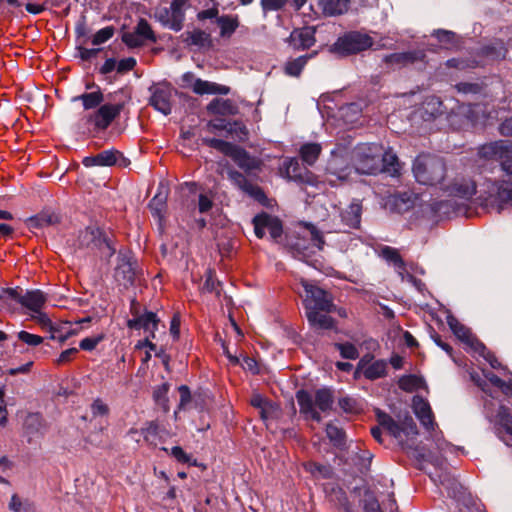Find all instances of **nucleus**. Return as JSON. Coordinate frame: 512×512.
<instances>
[{
    "mask_svg": "<svg viewBox=\"0 0 512 512\" xmlns=\"http://www.w3.org/2000/svg\"><path fill=\"white\" fill-rule=\"evenodd\" d=\"M446 320L451 331L462 342L469 344L473 348L476 345V341H479L471 334L470 330L460 323L452 314L447 315Z\"/></svg>",
    "mask_w": 512,
    "mask_h": 512,
    "instance_id": "cd10ccee",
    "label": "nucleus"
},
{
    "mask_svg": "<svg viewBox=\"0 0 512 512\" xmlns=\"http://www.w3.org/2000/svg\"><path fill=\"white\" fill-rule=\"evenodd\" d=\"M185 42L191 46L199 48L210 47L212 45L211 35L201 29H194L185 33Z\"/></svg>",
    "mask_w": 512,
    "mask_h": 512,
    "instance_id": "f704fd0d",
    "label": "nucleus"
},
{
    "mask_svg": "<svg viewBox=\"0 0 512 512\" xmlns=\"http://www.w3.org/2000/svg\"><path fill=\"white\" fill-rule=\"evenodd\" d=\"M426 52L423 49L396 52L385 55L383 62L391 68H402L416 63H426Z\"/></svg>",
    "mask_w": 512,
    "mask_h": 512,
    "instance_id": "ddd939ff",
    "label": "nucleus"
},
{
    "mask_svg": "<svg viewBox=\"0 0 512 512\" xmlns=\"http://www.w3.org/2000/svg\"><path fill=\"white\" fill-rule=\"evenodd\" d=\"M326 435L334 446L341 447L345 444V432L343 429L328 423L326 425Z\"/></svg>",
    "mask_w": 512,
    "mask_h": 512,
    "instance_id": "37998d69",
    "label": "nucleus"
},
{
    "mask_svg": "<svg viewBox=\"0 0 512 512\" xmlns=\"http://www.w3.org/2000/svg\"><path fill=\"white\" fill-rule=\"evenodd\" d=\"M159 430L160 428L156 421H149L141 428V434L146 442L156 445Z\"/></svg>",
    "mask_w": 512,
    "mask_h": 512,
    "instance_id": "de8ad7c7",
    "label": "nucleus"
},
{
    "mask_svg": "<svg viewBox=\"0 0 512 512\" xmlns=\"http://www.w3.org/2000/svg\"><path fill=\"white\" fill-rule=\"evenodd\" d=\"M301 285L305 292L303 296L305 312L322 310L331 313L336 311L333 297L329 292L305 279L301 280Z\"/></svg>",
    "mask_w": 512,
    "mask_h": 512,
    "instance_id": "39448f33",
    "label": "nucleus"
},
{
    "mask_svg": "<svg viewBox=\"0 0 512 512\" xmlns=\"http://www.w3.org/2000/svg\"><path fill=\"white\" fill-rule=\"evenodd\" d=\"M290 0H260V5L264 15L271 11L282 10Z\"/></svg>",
    "mask_w": 512,
    "mask_h": 512,
    "instance_id": "680f3d73",
    "label": "nucleus"
},
{
    "mask_svg": "<svg viewBox=\"0 0 512 512\" xmlns=\"http://www.w3.org/2000/svg\"><path fill=\"white\" fill-rule=\"evenodd\" d=\"M508 49L502 40L496 39L481 48V54L492 60L504 59Z\"/></svg>",
    "mask_w": 512,
    "mask_h": 512,
    "instance_id": "72a5a7b5",
    "label": "nucleus"
},
{
    "mask_svg": "<svg viewBox=\"0 0 512 512\" xmlns=\"http://www.w3.org/2000/svg\"><path fill=\"white\" fill-rule=\"evenodd\" d=\"M121 40L129 48H138L143 46L146 41L156 43L157 37L148 21L140 18L134 31L124 32Z\"/></svg>",
    "mask_w": 512,
    "mask_h": 512,
    "instance_id": "1a4fd4ad",
    "label": "nucleus"
},
{
    "mask_svg": "<svg viewBox=\"0 0 512 512\" xmlns=\"http://www.w3.org/2000/svg\"><path fill=\"white\" fill-rule=\"evenodd\" d=\"M413 412L420 421L421 425L428 431L434 430L435 421L432 409L427 400L421 396L413 398Z\"/></svg>",
    "mask_w": 512,
    "mask_h": 512,
    "instance_id": "4be33fe9",
    "label": "nucleus"
},
{
    "mask_svg": "<svg viewBox=\"0 0 512 512\" xmlns=\"http://www.w3.org/2000/svg\"><path fill=\"white\" fill-rule=\"evenodd\" d=\"M440 43L444 44L446 48H451L456 45V34L449 30L438 29L432 33Z\"/></svg>",
    "mask_w": 512,
    "mask_h": 512,
    "instance_id": "8fccbe9b",
    "label": "nucleus"
},
{
    "mask_svg": "<svg viewBox=\"0 0 512 512\" xmlns=\"http://www.w3.org/2000/svg\"><path fill=\"white\" fill-rule=\"evenodd\" d=\"M227 174L229 180L243 192H246L248 186L252 183L246 178L244 174L237 170H228Z\"/></svg>",
    "mask_w": 512,
    "mask_h": 512,
    "instance_id": "864d4df0",
    "label": "nucleus"
},
{
    "mask_svg": "<svg viewBox=\"0 0 512 512\" xmlns=\"http://www.w3.org/2000/svg\"><path fill=\"white\" fill-rule=\"evenodd\" d=\"M77 245L81 249L98 252L106 258H111L116 253L113 232L97 225H90L80 230L77 236Z\"/></svg>",
    "mask_w": 512,
    "mask_h": 512,
    "instance_id": "f03ea898",
    "label": "nucleus"
},
{
    "mask_svg": "<svg viewBox=\"0 0 512 512\" xmlns=\"http://www.w3.org/2000/svg\"><path fill=\"white\" fill-rule=\"evenodd\" d=\"M363 512H382L378 499L370 491L365 492Z\"/></svg>",
    "mask_w": 512,
    "mask_h": 512,
    "instance_id": "052dcab7",
    "label": "nucleus"
},
{
    "mask_svg": "<svg viewBox=\"0 0 512 512\" xmlns=\"http://www.w3.org/2000/svg\"><path fill=\"white\" fill-rule=\"evenodd\" d=\"M481 186L480 198L483 200L494 199L504 204H512V187L505 186L504 182L486 179Z\"/></svg>",
    "mask_w": 512,
    "mask_h": 512,
    "instance_id": "dca6fc26",
    "label": "nucleus"
},
{
    "mask_svg": "<svg viewBox=\"0 0 512 512\" xmlns=\"http://www.w3.org/2000/svg\"><path fill=\"white\" fill-rule=\"evenodd\" d=\"M364 377L368 380L382 378L387 373V363L385 360H375L362 371Z\"/></svg>",
    "mask_w": 512,
    "mask_h": 512,
    "instance_id": "58836bf2",
    "label": "nucleus"
},
{
    "mask_svg": "<svg viewBox=\"0 0 512 512\" xmlns=\"http://www.w3.org/2000/svg\"><path fill=\"white\" fill-rule=\"evenodd\" d=\"M485 378L495 387L501 389L502 391L511 390L512 382L506 383L504 380H502L500 377H498L493 372H484Z\"/></svg>",
    "mask_w": 512,
    "mask_h": 512,
    "instance_id": "774afa93",
    "label": "nucleus"
},
{
    "mask_svg": "<svg viewBox=\"0 0 512 512\" xmlns=\"http://www.w3.org/2000/svg\"><path fill=\"white\" fill-rule=\"evenodd\" d=\"M171 456L174 457L179 463L189 464L196 466L197 461L193 459L191 455L187 454L180 446H174L171 448Z\"/></svg>",
    "mask_w": 512,
    "mask_h": 512,
    "instance_id": "bf43d9fd",
    "label": "nucleus"
},
{
    "mask_svg": "<svg viewBox=\"0 0 512 512\" xmlns=\"http://www.w3.org/2000/svg\"><path fill=\"white\" fill-rule=\"evenodd\" d=\"M193 92L197 95H204V94L227 95L230 92V88L225 85H220V84H217L214 82H209V81L197 78L194 81Z\"/></svg>",
    "mask_w": 512,
    "mask_h": 512,
    "instance_id": "c85d7f7f",
    "label": "nucleus"
},
{
    "mask_svg": "<svg viewBox=\"0 0 512 512\" xmlns=\"http://www.w3.org/2000/svg\"><path fill=\"white\" fill-rule=\"evenodd\" d=\"M330 500L334 502L336 505L343 509V512H346V509H351L350 502L345 491L338 487L333 486L328 494Z\"/></svg>",
    "mask_w": 512,
    "mask_h": 512,
    "instance_id": "a19ab883",
    "label": "nucleus"
},
{
    "mask_svg": "<svg viewBox=\"0 0 512 512\" xmlns=\"http://www.w3.org/2000/svg\"><path fill=\"white\" fill-rule=\"evenodd\" d=\"M24 426L28 433H41L44 428L43 418L39 413H30L25 419Z\"/></svg>",
    "mask_w": 512,
    "mask_h": 512,
    "instance_id": "c03bdc74",
    "label": "nucleus"
},
{
    "mask_svg": "<svg viewBox=\"0 0 512 512\" xmlns=\"http://www.w3.org/2000/svg\"><path fill=\"white\" fill-rule=\"evenodd\" d=\"M309 325L315 330H335L336 320L322 310L305 312Z\"/></svg>",
    "mask_w": 512,
    "mask_h": 512,
    "instance_id": "393cba45",
    "label": "nucleus"
},
{
    "mask_svg": "<svg viewBox=\"0 0 512 512\" xmlns=\"http://www.w3.org/2000/svg\"><path fill=\"white\" fill-rule=\"evenodd\" d=\"M381 256L387 262L392 263L396 268L401 270L405 269V262L396 248L384 246L381 249Z\"/></svg>",
    "mask_w": 512,
    "mask_h": 512,
    "instance_id": "ea45409f",
    "label": "nucleus"
},
{
    "mask_svg": "<svg viewBox=\"0 0 512 512\" xmlns=\"http://www.w3.org/2000/svg\"><path fill=\"white\" fill-rule=\"evenodd\" d=\"M169 385L167 383H163L157 386L153 391V399L158 404L161 405L165 411L168 410V394Z\"/></svg>",
    "mask_w": 512,
    "mask_h": 512,
    "instance_id": "3c124183",
    "label": "nucleus"
},
{
    "mask_svg": "<svg viewBox=\"0 0 512 512\" xmlns=\"http://www.w3.org/2000/svg\"><path fill=\"white\" fill-rule=\"evenodd\" d=\"M47 298L41 290L26 291L20 300V304L32 312H39Z\"/></svg>",
    "mask_w": 512,
    "mask_h": 512,
    "instance_id": "c756f323",
    "label": "nucleus"
},
{
    "mask_svg": "<svg viewBox=\"0 0 512 512\" xmlns=\"http://www.w3.org/2000/svg\"><path fill=\"white\" fill-rule=\"evenodd\" d=\"M421 382L422 380L420 377L414 374H409L402 376L398 381V385L403 391L413 392L420 388Z\"/></svg>",
    "mask_w": 512,
    "mask_h": 512,
    "instance_id": "49530a36",
    "label": "nucleus"
},
{
    "mask_svg": "<svg viewBox=\"0 0 512 512\" xmlns=\"http://www.w3.org/2000/svg\"><path fill=\"white\" fill-rule=\"evenodd\" d=\"M315 54L316 52L307 55H302L295 59L287 61L284 67L285 73L289 76L298 77L301 74L305 65L307 64L308 60L314 57Z\"/></svg>",
    "mask_w": 512,
    "mask_h": 512,
    "instance_id": "4c0bfd02",
    "label": "nucleus"
},
{
    "mask_svg": "<svg viewBox=\"0 0 512 512\" xmlns=\"http://www.w3.org/2000/svg\"><path fill=\"white\" fill-rule=\"evenodd\" d=\"M210 114L220 116H234L238 114L239 108L231 99L214 98L207 105Z\"/></svg>",
    "mask_w": 512,
    "mask_h": 512,
    "instance_id": "bb28decb",
    "label": "nucleus"
},
{
    "mask_svg": "<svg viewBox=\"0 0 512 512\" xmlns=\"http://www.w3.org/2000/svg\"><path fill=\"white\" fill-rule=\"evenodd\" d=\"M135 266L136 261L127 252L120 250L114 272L115 280L126 288L132 286L136 277Z\"/></svg>",
    "mask_w": 512,
    "mask_h": 512,
    "instance_id": "f8f14e48",
    "label": "nucleus"
},
{
    "mask_svg": "<svg viewBox=\"0 0 512 512\" xmlns=\"http://www.w3.org/2000/svg\"><path fill=\"white\" fill-rule=\"evenodd\" d=\"M351 0H318L317 5L325 17L344 15L350 8Z\"/></svg>",
    "mask_w": 512,
    "mask_h": 512,
    "instance_id": "a878e982",
    "label": "nucleus"
},
{
    "mask_svg": "<svg viewBox=\"0 0 512 512\" xmlns=\"http://www.w3.org/2000/svg\"><path fill=\"white\" fill-rule=\"evenodd\" d=\"M443 103L437 97H431L426 99L423 104V109L425 114H429L431 117H436L442 113L441 107Z\"/></svg>",
    "mask_w": 512,
    "mask_h": 512,
    "instance_id": "5fc2aeb1",
    "label": "nucleus"
},
{
    "mask_svg": "<svg viewBox=\"0 0 512 512\" xmlns=\"http://www.w3.org/2000/svg\"><path fill=\"white\" fill-rule=\"evenodd\" d=\"M252 224L254 226L255 235L260 239L265 236V230L269 232L270 237L275 241L282 236L283 225L281 220L276 216L262 212L254 216Z\"/></svg>",
    "mask_w": 512,
    "mask_h": 512,
    "instance_id": "9d476101",
    "label": "nucleus"
},
{
    "mask_svg": "<svg viewBox=\"0 0 512 512\" xmlns=\"http://www.w3.org/2000/svg\"><path fill=\"white\" fill-rule=\"evenodd\" d=\"M114 34L115 28L113 26H106L94 34L92 38V44L94 46L101 45L111 39Z\"/></svg>",
    "mask_w": 512,
    "mask_h": 512,
    "instance_id": "4d7b16f0",
    "label": "nucleus"
},
{
    "mask_svg": "<svg viewBox=\"0 0 512 512\" xmlns=\"http://www.w3.org/2000/svg\"><path fill=\"white\" fill-rule=\"evenodd\" d=\"M401 425V436L405 435L406 437H416L418 435V429L415 421L409 415H406L403 420L400 421ZM403 441L401 440V443Z\"/></svg>",
    "mask_w": 512,
    "mask_h": 512,
    "instance_id": "603ef678",
    "label": "nucleus"
},
{
    "mask_svg": "<svg viewBox=\"0 0 512 512\" xmlns=\"http://www.w3.org/2000/svg\"><path fill=\"white\" fill-rule=\"evenodd\" d=\"M432 209L436 213H442L447 216L450 215L451 212L455 213V203L453 200H442L439 202H435L432 205Z\"/></svg>",
    "mask_w": 512,
    "mask_h": 512,
    "instance_id": "0e129e2a",
    "label": "nucleus"
},
{
    "mask_svg": "<svg viewBox=\"0 0 512 512\" xmlns=\"http://www.w3.org/2000/svg\"><path fill=\"white\" fill-rule=\"evenodd\" d=\"M296 399L300 408V413L307 419H311L317 423L322 421L319 411L327 412L331 410L334 403L333 390L323 387L315 391L314 396L304 389L296 392Z\"/></svg>",
    "mask_w": 512,
    "mask_h": 512,
    "instance_id": "f257e3e1",
    "label": "nucleus"
},
{
    "mask_svg": "<svg viewBox=\"0 0 512 512\" xmlns=\"http://www.w3.org/2000/svg\"><path fill=\"white\" fill-rule=\"evenodd\" d=\"M286 42L294 51L309 49L316 42L315 28L303 27L300 29H294L286 39Z\"/></svg>",
    "mask_w": 512,
    "mask_h": 512,
    "instance_id": "f3484780",
    "label": "nucleus"
},
{
    "mask_svg": "<svg viewBox=\"0 0 512 512\" xmlns=\"http://www.w3.org/2000/svg\"><path fill=\"white\" fill-rule=\"evenodd\" d=\"M473 349L482 356L492 368L500 369L502 368L501 363L498 361L497 357L492 353L487 347L480 341H476V345Z\"/></svg>",
    "mask_w": 512,
    "mask_h": 512,
    "instance_id": "a18cd8bd",
    "label": "nucleus"
},
{
    "mask_svg": "<svg viewBox=\"0 0 512 512\" xmlns=\"http://www.w3.org/2000/svg\"><path fill=\"white\" fill-rule=\"evenodd\" d=\"M322 151V147L318 143H305L299 150L302 161L312 166L319 158Z\"/></svg>",
    "mask_w": 512,
    "mask_h": 512,
    "instance_id": "e433bc0d",
    "label": "nucleus"
},
{
    "mask_svg": "<svg viewBox=\"0 0 512 512\" xmlns=\"http://www.w3.org/2000/svg\"><path fill=\"white\" fill-rule=\"evenodd\" d=\"M82 164L87 168L94 166L110 167L113 165L127 167L130 165V160L126 158L119 150L109 149L104 150L96 155L84 157Z\"/></svg>",
    "mask_w": 512,
    "mask_h": 512,
    "instance_id": "9b49d317",
    "label": "nucleus"
},
{
    "mask_svg": "<svg viewBox=\"0 0 512 512\" xmlns=\"http://www.w3.org/2000/svg\"><path fill=\"white\" fill-rule=\"evenodd\" d=\"M167 188L164 186H160L158 188V192L155 196L150 200L148 207L151 211V214L154 218H156L159 222L160 230H163V221L164 214L166 211V203H167Z\"/></svg>",
    "mask_w": 512,
    "mask_h": 512,
    "instance_id": "b1692460",
    "label": "nucleus"
},
{
    "mask_svg": "<svg viewBox=\"0 0 512 512\" xmlns=\"http://www.w3.org/2000/svg\"><path fill=\"white\" fill-rule=\"evenodd\" d=\"M60 223V216L49 210L42 211L41 213L30 217L27 224L30 228L39 229L47 226H52Z\"/></svg>",
    "mask_w": 512,
    "mask_h": 512,
    "instance_id": "7c9ffc66",
    "label": "nucleus"
},
{
    "mask_svg": "<svg viewBox=\"0 0 512 512\" xmlns=\"http://www.w3.org/2000/svg\"><path fill=\"white\" fill-rule=\"evenodd\" d=\"M202 142L208 147L230 157L245 172H251L259 168L258 160L238 145L217 138H203Z\"/></svg>",
    "mask_w": 512,
    "mask_h": 512,
    "instance_id": "20e7f679",
    "label": "nucleus"
},
{
    "mask_svg": "<svg viewBox=\"0 0 512 512\" xmlns=\"http://www.w3.org/2000/svg\"><path fill=\"white\" fill-rule=\"evenodd\" d=\"M217 26L220 29V37L229 39L240 25L237 15L223 14L217 18Z\"/></svg>",
    "mask_w": 512,
    "mask_h": 512,
    "instance_id": "2f4dec72",
    "label": "nucleus"
},
{
    "mask_svg": "<svg viewBox=\"0 0 512 512\" xmlns=\"http://www.w3.org/2000/svg\"><path fill=\"white\" fill-rule=\"evenodd\" d=\"M479 155L485 159H496L504 162L506 158L512 157V141H495L483 145L479 149Z\"/></svg>",
    "mask_w": 512,
    "mask_h": 512,
    "instance_id": "6ab92c4d",
    "label": "nucleus"
},
{
    "mask_svg": "<svg viewBox=\"0 0 512 512\" xmlns=\"http://www.w3.org/2000/svg\"><path fill=\"white\" fill-rule=\"evenodd\" d=\"M17 337L23 343L27 344L28 346H33V347L38 346L43 342V338L41 336L31 334L24 330L18 332Z\"/></svg>",
    "mask_w": 512,
    "mask_h": 512,
    "instance_id": "69168bd1",
    "label": "nucleus"
},
{
    "mask_svg": "<svg viewBox=\"0 0 512 512\" xmlns=\"http://www.w3.org/2000/svg\"><path fill=\"white\" fill-rule=\"evenodd\" d=\"M374 41L368 34L359 31L346 32L331 46V51L341 56L360 53L372 47Z\"/></svg>",
    "mask_w": 512,
    "mask_h": 512,
    "instance_id": "423d86ee",
    "label": "nucleus"
},
{
    "mask_svg": "<svg viewBox=\"0 0 512 512\" xmlns=\"http://www.w3.org/2000/svg\"><path fill=\"white\" fill-rule=\"evenodd\" d=\"M412 171L416 181L423 185L440 184L446 173L442 158L431 154H420L413 162Z\"/></svg>",
    "mask_w": 512,
    "mask_h": 512,
    "instance_id": "7ed1b4c3",
    "label": "nucleus"
},
{
    "mask_svg": "<svg viewBox=\"0 0 512 512\" xmlns=\"http://www.w3.org/2000/svg\"><path fill=\"white\" fill-rule=\"evenodd\" d=\"M260 418L267 422L268 420L277 419L281 415V408L280 406L273 402L268 400L266 404L259 410Z\"/></svg>",
    "mask_w": 512,
    "mask_h": 512,
    "instance_id": "79ce46f5",
    "label": "nucleus"
},
{
    "mask_svg": "<svg viewBox=\"0 0 512 512\" xmlns=\"http://www.w3.org/2000/svg\"><path fill=\"white\" fill-rule=\"evenodd\" d=\"M73 101H81L84 110L99 108L104 101V95L100 89L90 93H83L75 96Z\"/></svg>",
    "mask_w": 512,
    "mask_h": 512,
    "instance_id": "c9c22d12",
    "label": "nucleus"
},
{
    "mask_svg": "<svg viewBox=\"0 0 512 512\" xmlns=\"http://www.w3.org/2000/svg\"><path fill=\"white\" fill-rule=\"evenodd\" d=\"M285 175L289 180L297 182L299 184H306L310 186H317V176L302 166L299 161L295 158H291L284 163Z\"/></svg>",
    "mask_w": 512,
    "mask_h": 512,
    "instance_id": "2eb2a0df",
    "label": "nucleus"
},
{
    "mask_svg": "<svg viewBox=\"0 0 512 512\" xmlns=\"http://www.w3.org/2000/svg\"><path fill=\"white\" fill-rule=\"evenodd\" d=\"M308 470L312 475H320L324 479H330L333 476V469L330 465L311 462L308 464Z\"/></svg>",
    "mask_w": 512,
    "mask_h": 512,
    "instance_id": "6e6d98bb",
    "label": "nucleus"
},
{
    "mask_svg": "<svg viewBox=\"0 0 512 512\" xmlns=\"http://www.w3.org/2000/svg\"><path fill=\"white\" fill-rule=\"evenodd\" d=\"M376 418L379 425L387 430V432L395 439L401 442V425L400 422L395 421L389 414L377 410Z\"/></svg>",
    "mask_w": 512,
    "mask_h": 512,
    "instance_id": "473e14b6",
    "label": "nucleus"
},
{
    "mask_svg": "<svg viewBox=\"0 0 512 512\" xmlns=\"http://www.w3.org/2000/svg\"><path fill=\"white\" fill-rule=\"evenodd\" d=\"M159 318L157 314L151 311H146L143 315L134 317L127 321V326L130 329L140 330L143 329L148 332L149 335L154 338L155 331L157 330Z\"/></svg>",
    "mask_w": 512,
    "mask_h": 512,
    "instance_id": "5701e85b",
    "label": "nucleus"
},
{
    "mask_svg": "<svg viewBox=\"0 0 512 512\" xmlns=\"http://www.w3.org/2000/svg\"><path fill=\"white\" fill-rule=\"evenodd\" d=\"M104 339V334H99L92 337H86L79 343L80 349L84 351H92Z\"/></svg>",
    "mask_w": 512,
    "mask_h": 512,
    "instance_id": "338daca9",
    "label": "nucleus"
},
{
    "mask_svg": "<svg viewBox=\"0 0 512 512\" xmlns=\"http://www.w3.org/2000/svg\"><path fill=\"white\" fill-rule=\"evenodd\" d=\"M478 180L474 178H458L447 188L449 195L470 200L477 192Z\"/></svg>",
    "mask_w": 512,
    "mask_h": 512,
    "instance_id": "aec40b11",
    "label": "nucleus"
},
{
    "mask_svg": "<svg viewBox=\"0 0 512 512\" xmlns=\"http://www.w3.org/2000/svg\"><path fill=\"white\" fill-rule=\"evenodd\" d=\"M362 205L359 200H353L345 209L340 211L339 217L344 231L359 229L361 224Z\"/></svg>",
    "mask_w": 512,
    "mask_h": 512,
    "instance_id": "412c9836",
    "label": "nucleus"
},
{
    "mask_svg": "<svg viewBox=\"0 0 512 512\" xmlns=\"http://www.w3.org/2000/svg\"><path fill=\"white\" fill-rule=\"evenodd\" d=\"M187 2L188 0H172L169 7H158L154 17L163 27L178 32L184 26Z\"/></svg>",
    "mask_w": 512,
    "mask_h": 512,
    "instance_id": "0eeeda50",
    "label": "nucleus"
},
{
    "mask_svg": "<svg viewBox=\"0 0 512 512\" xmlns=\"http://www.w3.org/2000/svg\"><path fill=\"white\" fill-rule=\"evenodd\" d=\"M124 102L105 103L89 114L87 121L94 125L96 131H105L124 109Z\"/></svg>",
    "mask_w": 512,
    "mask_h": 512,
    "instance_id": "6e6552de",
    "label": "nucleus"
},
{
    "mask_svg": "<svg viewBox=\"0 0 512 512\" xmlns=\"http://www.w3.org/2000/svg\"><path fill=\"white\" fill-rule=\"evenodd\" d=\"M151 96L149 104L164 115H169L172 111V88L169 84H158L150 88Z\"/></svg>",
    "mask_w": 512,
    "mask_h": 512,
    "instance_id": "4468645a",
    "label": "nucleus"
},
{
    "mask_svg": "<svg viewBox=\"0 0 512 512\" xmlns=\"http://www.w3.org/2000/svg\"><path fill=\"white\" fill-rule=\"evenodd\" d=\"M334 346L344 359L355 360L359 357L358 349L350 342L335 343Z\"/></svg>",
    "mask_w": 512,
    "mask_h": 512,
    "instance_id": "09e8293b",
    "label": "nucleus"
},
{
    "mask_svg": "<svg viewBox=\"0 0 512 512\" xmlns=\"http://www.w3.org/2000/svg\"><path fill=\"white\" fill-rule=\"evenodd\" d=\"M290 249L293 251L295 257L302 259L310 255L309 247L304 239H296L295 242L289 244Z\"/></svg>",
    "mask_w": 512,
    "mask_h": 512,
    "instance_id": "13d9d810",
    "label": "nucleus"
},
{
    "mask_svg": "<svg viewBox=\"0 0 512 512\" xmlns=\"http://www.w3.org/2000/svg\"><path fill=\"white\" fill-rule=\"evenodd\" d=\"M339 407L342 409L345 413H357L359 411L358 402L356 399L345 396L339 399L338 401Z\"/></svg>",
    "mask_w": 512,
    "mask_h": 512,
    "instance_id": "e2e57ef3",
    "label": "nucleus"
},
{
    "mask_svg": "<svg viewBox=\"0 0 512 512\" xmlns=\"http://www.w3.org/2000/svg\"><path fill=\"white\" fill-rule=\"evenodd\" d=\"M372 148L367 145L359 146L355 152L356 170L362 174H375L379 171L378 159L371 154Z\"/></svg>",
    "mask_w": 512,
    "mask_h": 512,
    "instance_id": "a211bd4d",
    "label": "nucleus"
}]
</instances>
